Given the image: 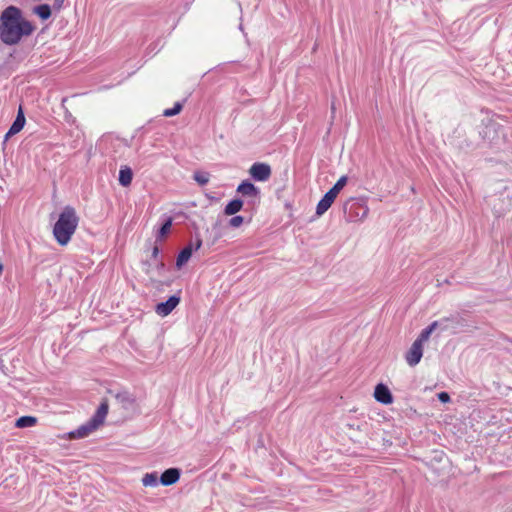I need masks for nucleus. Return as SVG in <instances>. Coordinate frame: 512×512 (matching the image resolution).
<instances>
[{
  "instance_id": "obj_22",
  "label": "nucleus",
  "mask_w": 512,
  "mask_h": 512,
  "mask_svg": "<svg viewBox=\"0 0 512 512\" xmlns=\"http://www.w3.org/2000/svg\"><path fill=\"white\" fill-rule=\"evenodd\" d=\"M193 178L199 185L204 186L209 182L210 175L207 172H195Z\"/></svg>"
},
{
  "instance_id": "obj_10",
  "label": "nucleus",
  "mask_w": 512,
  "mask_h": 512,
  "mask_svg": "<svg viewBox=\"0 0 512 512\" xmlns=\"http://www.w3.org/2000/svg\"><path fill=\"white\" fill-rule=\"evenodd\" d=\"M179 302H180V297L176 296V295H172L171 297H169V299L167 301L157 304L156 312L159 316L165 317L169 313H171L173 309L176 308V306L179 304Z\"/></svg>"
},
{
  "instance_id": "obj_27",
  "label": "nucleus",
  "mask_w": 512,
  "mask_h": 512,
  "mask_svg": "<svg viewBox=\"0 0 512 512\" xmlns=\"http://www.w3.org/2000/svg\"><path fill=\"white\" fill-rule=\"evenodd\" d=\"M2 271H3V265L0 264V274L2 273Z\"/></svg>"
},
{
  "instance_id": "obj_7",
  "label": "nucleus",
  "mask_w": 512,
  "mask_h": 512,
  "mask_svg": "<svg viewBox=\"0 0 512 512\" xmlns=\"http://www.w3.org/2000/svg\"><path fill=\"white\" fill-rule=\"evenodd\" d=\"M271 167L267 163L256 162L254 163L250 169L249 174L255 181L265 182L271 176Z\"/></svg>"
},
{
  "instance_id": "obj_5",
  "label": "nucleus",
  "mask_w": 512,
  "mask_h": 512,
  "mask_svg": "<svg viewBox=\"0 0 512 512\" xmlns=\"http://www.w3.org/2000/svg\"><path fill=\"white\" fill-rule=\"evenodd\" d=\"M343 211L347 221L357 222L367 218L369 207L364 201L351 198L344 203Z\"/></svg>"
},
{
  "instance_id": "obj_12",
  "label": "nucleus",
  "mask_w": 512,
  "mask_h": 512,
  "mask_svg": "<svg viewBox=\"0 0 512 512\" xmlns=\"http://www.w3.org/2000/svg\"><path fill=\"white\" fill-rule=\"evenodd\" d=\"M158 255L159 248L157 246H154L152 250V258L154 260L155 267L149 265L148 268L146 269V273L149 274L151 277L161 276L162 271L164 270V263L158 259Z\"/></svg>"
},
{
  "instance_id": "obj_26",
  "label": "nucleus",
  "mask_w": 512,
  "mask_h": 512,
  "mask_svg": "<svg viewBox=\"0 0 512 512\" xmlns=\"http://www.w3.org/2000/svg\"><path fill=\"white\" fill-rule=\"evenodd\" d=\"M438 399L442 402V403H448L450 401V396L447 392H440L438 394Z\"/></svg>"
},
{
  "instance_id": "obj_11",
  "label": "nucleus",
  "mask_w": 512,
  "mask_h": 512,
  "mask_svg": "<svg viewBox=\"0 0 512 512\" xmlns=\"http://www.w3.org/2000/svg\"><path fill=\"white\" fill-rule=\"evenodd\" d=\"M181 471L178 468H169L160 476V483L163 486H170L177 483L180 479Z\"/></svg>"
},
{
  "instance_id": "obj_24",
  "label": "nucleus",
  "mask_w": 512,
  "mask_h": 512,
  "mask_svg": "<svg viewBox=\"0 0 512 512\" xmlns=\"http://www.w3.org/2000/svg\"><path fill=\"white\" fill-rule=\"evenodd\" d=\"M181 110H182V104L180 102H176L174 104L173 108L164 110L163 115L166 117H171V116L179 114L181 112Z\"/></svg>"
},
{
  "instance_id": "obj_21",
  "label": "nucleus",
  "mask_w": 512,
  "mask_h": 512,
  "mask_svg": "<svg viewBox=\"0 0 512 512\" xmlns=\"http://www.w3.org/2000/svg\"><path fill=\"white\" fill-rule=\"evenodd\" d=\"M347 181H348V177L347 176H341L338 181L334 184V186L329 190L330 192H332L334 195L338 196V194L340 193V191L345 187V185L347 184Z\"/></svg>"
},
{
  "instance_id": "obj_16",
  "label": "nucleus",
  "mask_w": 512,
  "mask_h": 512,
  "mask_svg": "<svg viewBox=\"0 0 512 512\" xmlns=\"http://www.w3.org/2000/svg\"><path fill=\"white\" fill-rule=\"evenodd\" d=\"M133 179V172L128 166H121L119 171V183L123 187H128Z\"/></svg>"
},
{
  "instance_id": "obj_18",
  "label": "nucleus",
  "mask_w": 512,
  "mask_h": 512,
  "mask_svg": "<svg viewBox=\"0 0 512 512\" xmlns=\"http://www.w3.org/2000/svg\"><path fill=\"white\" fill-rule=\"evenodd\" d=\"M37 424V418L34 416H22L15 422L17 428L33 427Z\"/></svg>"
},
{
  "instance_id": "obj_14",
  "label": "nucleus",
  "mask_w": 512,
  "mask_h": 512,
  "mask_svg": "<svg viewBox=\"0 0 512 512\" xmlns=\"http://www.w3.org/2000/svg\"><path fill=\"white\" fill-rule=\"evenodd\" d=\"M237 192L242 196L254 199H258L260 194L259 189L249 181H243L241 184H239L237 187Z\"/></svg>"
},
{
  "instance_id": "obj_8",
  "label": "nucleus",
  "mask_w": 512,
  "mask_h": 512,
  "mask_svg": "<svg viewBox=\"0 0 512 512\" xmlns=\"http://www.w3.org/2000/svg\"><path fill=\"white\" fill-rule=\"evenodd\" d=\"M201 245L202 240L200 238H196L194 243H190L185 248H183L178 254L176 266L181 268L183 265H185L191 258L193 251L200 249Z\"/></svg>"
},
{
  "instance_id": "obj_23",
  "label": "nucleus",
  "mask_w": 512,
  "mask_h": 512,
  "mask_svg": "<svg viewBox=\"0 0 512 512\" xmlns=\"http://www.w3.org/2000/svg\"><path fill=\"white\" fill-rule=\"evenodd\" d=\"M171 226H172V219L168 218L166 220V222L162 225V227L159 229L157 238L160 239V238H163L164 236H166L169 233Z\"/></svg>"
},
{
  "instance_id": "obj_2",
  "label": "nucleus",
  "mask_w": 512,
  "mask_h": 512,
  "mask_svg": "<svg viewBox=\"0 0 512 512\" xmlns=\"http://www.w3.org/2000/svg\"><path fill=\"white\" fill-rule=\"evenodd\" d=\"M78 223L79 217L75 209L71 206L64 207L53 227V235L59 245L66 246L70 242Z\"/></svg>"
},
{
  "instance_id": "obj_28",
  "label": "nucleus",
  "mask_w": 512,
  "mask_h": 512,
  "mask_svg": "<svg viewBox=\"0 0 512 512\" xmlns=\"http://www.w3.org/2000/svg\"><path fill=\"white\" fill-rule=\"evenodd\" d=\"M55 2H57V3H59V4H60V3H62V2H63V0H55Z\"/></svg>"
},
{
  "instance_id": "obj_19",
  "label": "nucleus",
  "mask_w": 512,
  "mask_h": 512,
  "mask_svg": "<svg viewBox=\"0 0 512 512\" xmlns=\"http://www.w3.org/2000/svg\"><path fill=\"white\" fill-rule=\"evenodd\" d=\"M243 207V202L240 199L230 201L224 209L226 215H234L239 212Z\"/></svg>"
},
{
  "instance_id": "obj_1",
  "label": "nucleus",
  "mask_w": 512,
  "mask_h": 512,
  "mask_svg": "<svg viewBox=\"0 0 512 512\" xmlns=\"http://www.w3.org/2000/svg\"><path fill=\"white\" fill-rule=\"evenodd\" d=\"M35 30L34 25L23 17L16 6H8L0 15V40L6 45H16L24 37L30 36Z\"/></svg>"
},
{
  "instance_id": "obj_9",
  "label": "nucleus",
  "mask_w": 512,
  "mask_h": 512,
  "mask_svg": "<svg viewBox=\"0 0 512 512\" xmlns=\"http://www.w3.org/2000/svg\"><path fill=\"white\" fill-rule=\"evenodd\" d=\"M374 398L376 399V401L384 405H389L393 403V395L389 388L383 383H379L376 385L374 389Z\"/></svg>"
},
{
  "instance_id": "obj_17",
  "label": "nucleus",
  "mask_w": 512,
  "mask_h": 512,
  "mask_svg": "<svg viewBox=\"0 0 512 512\" xmlns=\"http://www.w3.org/2000/svg\"><path fill=\"white\" fill-rule=\"evenodd\" d=\"M157 472L145 473L141 478V483L144 487H156L158 485Z\"/></svg>"
},
{
  "instance_id": "obj_20",
  "label": "nucleus",
  "mask_w": 512,
  "mask_h": 512,
  "mask_svg": "<svg viewBox=\"0 0 512 512\" xmlns=\"http://www.w3.org/2000/svg\"><path fill=\"white\" fill-rule=\"evenodd\" d=\"M34 13L42 20H47L51 16V8L47 4H41L34 8Z\"/></svg>"
},
{
  "instance_id": "obj_4",
  "label": "nucleus",
  "mask_w": 512,
  "mask_h": 512,
  "mask_svg": "<svg viewBox=\"0 0 512 512\" xmlns=\"http://www.w3.org/2000/svg\"><path fill=\"white\" fill-rule=\"evenodd\" d=\"M436 326H437V323L434 322L432 325L425 328L420 333L418 338L412 343L411 347L408 349V351L405 354V360L409 366L414 367L421 361V358L423 356L424 343L428 341V339L430 338V335L433 333Z\"/></svg>"
},
{
  "instance_id": "obj_15",
  "label": "nucleus",
  "mask_w": 512,
  "mask_h": 512,
  "mask_svg": "<svg viewBox=\"0 0 512 512\" xmlns=\"http://www.w3.org/2000/svg\"><path fill=\"white\" fill-rule=\"evenodd\" d=\"M336 195H334L332 192L328 191L325 193V195L322 197V199L318 202L316 207V214L318 216L323 215L333 204L334 200L336 199Z\"/></svg>"
},
{
  "instance_id": "obj_3",
  "label": "nucleus",
  "mask_w": 512,
  "mask_h": 512,
  "mask_svg": "<svg viewBox=\"0 0 512 512\" xmlns=\"http://www.w3.org/2000/svg\"><path fill=\"white\" fill-rule=\"evenodd\" d=\"M109 406L106 400H103L98 407L94 416L85 424L80 426L75 431H71L62 438L64 439H82L89 436L103 425L105 418L108 414Z\"/></svg>"
},
{
  "instance_id": "obj_13",
  "label": "nucleus",
  "mask_w": 512,
  "mask_h": 512,
  "mask_svg": "<svg viewBox=\"0 0 512 512\" xmlns=\"http://www.w3.org/2000/svg\"><path fill=\"white\" fill-rule=\"evenodd\" d=\"M25 121L26 120H25L23 110L20 107L14 122L12 123L11 127L9 128L8 132L5 135V139L7 140L11 136L19 133L23 129V127L25 125Z\"/></svg>"
},
{
  "instance_id": "obj_25",
  "label": "nucleus",
  "mask_w": 512,
  "mask_h": 512,
  "mask_svg": "<svg viewBox=\"0 0 512 512\" xmlns=\"http://www.w3.org/2000/svg\"><path fill=\"white\" fill-rule=\"evenodd\" d=\"M243 221H244V218L242 216H239V215L234 216L230 219L229 225L231 227L237 228L242 225Z\"/></svg>"
},
{
  "instance_id": "obj_6",
  "label": "nucleus",
  "mask_w": 512,
  "mask_h": 512,
  "mask_svg": "<svg viewBox=\"0 0 512 512\" xmlns=\"http://www.w3.org/2000/svg\"><path fill=\"white\" fill-rule=\"evenodd\" d=\"M117 402L126 417H133L140 414V406L135 397L129 393H120L116 396Z\"/></svg>"
}]
</instances>
